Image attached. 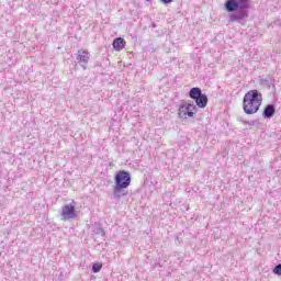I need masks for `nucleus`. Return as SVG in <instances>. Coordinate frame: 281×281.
<instances>
[{
  "label": "nucleus",
  "mask_w": 281,
  "mask_h": 281,
  "mask_svg": "<svg viewBox=\"0 0 281 281\" xmlns=\"http://www.w3.org/2000/svg\"><path fill=\"white\" fill-rule=\"evenodd\" d=\"M237 120L239 122H243V124H248L249 126H256L258 124V120L245 121V120H243V117H238Z\"/></svg>",
  "instance_id": "10"
},
{
  "label": "nucleus",
  "mask_w": 281,
  "mask_h": 281,
  "mask_svg": "<svg viewBox=\"0 0 281 281\" xmlns=\"http://www.w3.org/2000/svg\"><path fill=\"white\" fill-rule=\"evenodd\" d=\"M61 221H71L78 216V213L76 212V205L74 204H65L61 207Z\"/></svg>",
  "instance_id": "4"
},
{
  "label": "nucleus",
  "mask_w": 281,
  "mask_h": 281,
  "mask_svg": "<svg viewBox=\"0 0 281 281\" xmlns=\"http://www.w3.org/2000/svg\"><path fill=\"white\" fill-rule=\"evenodd\" d=\"M113 48L115 49V52H120L121 49H124L125 45H126V41H124V38L122 37H116L113 41Z\"/></svg>",
  "instance_id": "8"
},
{
  "label": "nucleus",
  "mask_w": 281,
  "mask_h": 281,
  "mask_svg": "<svg viewBox=\"0 0 281 281\" xmlns=\"http://www.w3.org/2000/svg\"><path fill=\"white\" fill-rule=\"evenodd\" d=\"M94 234H98V236H105L104 228L100 226L94 228Z\"/></svg>",
  "instance_id": "12"
},
{
  "label": "nucleus",
  "mask_w": 281,
  "mask_h": 281,
  "mask_svg": "<svg viewBox=\"0 0 281 281\" xmlns=\"http://www.w3.org/2000/svg\"><path fill=\"white\" fill-rule=\"evenodd\" d=\"M276 115V105L274 104H268L265 106L262 112V117L265 120H271Z\"/></svg>",
  "instance_id": "6"
},
{
  "label": "nucleus",
  "mask_w": 281,
  "mask_h": 281,
  "mask_svg": "<svg viewBox=\"0 0 281 281\" xmlns=\"http://www.w3.org/2000/svg\"><path fill=\"white\" fill-rule=\"evenodd\" d=\"M262 93L256 89L249 90L243 99V110L246 115H254L260 111Z\"/></svg>",
  "instance_id": "2"
},
{
  "label": "nucleus",
  "mask_w": 281,
  "mask_h": 281,
  "mask_svg": "<svg viewBox=\"0 0 281 281\" xmlns=\"http://www.w3.org/2000/svg\"><path fill=\"white\" fill-rule=\"evenodd\" d=\"M196 106H199V109H205V106H207V94L202 93L200 94L195 100H194Z\"/></svg>",
  "instance_id": "7"
},
{
  "label": "nucleus",
  "mask_w": 281,
  "mask_h": 281,
  "mask_svg": "<svg viewBox=\"0 0 281 281\" xmlns=\"http://www.w3.org/2000/svg\"><path fill=\"white\" fill-rule=\"evenodd\" d=\"M91 58V54L88 50L80 49L77 53L76 63L82 67V69H87V65H89V60Z\"/></svg>",
  "instance_id": "5"
},
{
  "label": "nucleus",
  "mask_w": 281,
  "mask_h": 281,
  "mask_svg": "<svg viewBox=\"0 0 281 281\" xmlns=\"http://www.w3.org/2000/svg\"><path fill=\"white\" fill-rule=\"evenodd\" d=\"M100 271H102V263H93L92 273H100Z\"/></svg>",
  "instance_id": "11"
},
{
  "label": "nucleus",
  "mask_w": 281,
  "mask_h": 281,
  "mask_svg": "<svg viewBox=\"0 0 281 281\" xmlns=\"http://www.w3.org/2000/svg\"><path fill=\"white\" fill-rule=\"evenodd\" d=\"M160 3H164V5H168L170 3H172L175 0H159Z\"/></svg>",
  "instance_id": "17"
},
{
  "label": "nucleus",
  "mask_w": 281,
  "mask_h": 281,
  "mask_svg": "<svg viewBox=\"0 0 281 281\" xmlns=\"http://www.w3.org/2000/svg\"><path fill=\"white\" fill-rule=\"evenodd\" d=\"M249 2L250 0H226L224 8L229 14L231 23H240L245 19H249Z\"/></svg>",
  "instance_id": "1"
},
{
  "label": "nucleus",
  "mask_w": 281,
  "mask_h": 281,
  "mask_svg": "<svg viewBox=\"0 0 281 281\" xmlns=\"http://www.w3.org/2000/svg\"><path fill=\"white\" fill-rule=\"evenodd\" d=\"M146 1H151V0H146Z\"/></svg>",
  "instance_id": "18"
},
{
  "label": "nucleus",
  "mask_w": 281,
  "mask_h": 281,
  "mask_svg": "<svg viewBox=\"0 0 281 281\" xmlns=\"http://www.w3.org/2000/svg\"><path fill=\"white\" fill-rule=\"evenodd\" d=\"M274 276H281V263L277 265L273 269Z\"/></svg>",
  "instance_id": "14"
},
{
  "label": "nucleus",
  "mask_w": 281,
  "mask_h": 281,
  "mask_svg": "<svg viewBox=\"0 0 281 281\" xmlns=\"http://www.w3.org/2000/svg\"><path fill=\"white\" fill-rule=\"evenodd\" d=\"M131 186V172L126 170H121L114 176V188L113 196L114 199H122L126 196L128 191L126 189Z\"/></svg>",
  "instance_id": "3"
},
{
  "label": "nucleus",
  "mask_w": 281,
  "mask_h": 281,
  "mask_svg": "<svg viewBox=\"0 0 281 281\" xmlns=\"http://www.w3.org/2000/svg\"><path fill=\"white\" fill-rule=\"evenodd\" d=\"M270 81H271L270 78H266V79H260V80H259V83H260V85H269Z\"/></svg>",
  "instance_id": "15"
},
{
  "label": "nucleus",
  "mask_w": 281,
  "mask_h": 281,
  "mask_svg": "<svg viewBox=\"0 0 281 281\" xmlns=\"http://www.w3.org/2000/svg\"><path fill=\"white\" fill-rule=\"evenodd\" d=\"M181 109H184L186 111H190L191 109H196V105L194 103H188L184 105H181Z\"/></svg>",
  "instance_id": "13"
},
{
  "label": "nucleus",
  "mask_w": 281,
  "mask_h": 281,
  "mask_svg": "<svg viewBox=\"0 0 281 281\" xmlns=\"http://www.w3.org/2000/svg\"><path fill=\"white\" fill-rule=\"evenodd\" d=\"M187 112H184V115H188V117H194V112L190 111V110H186Z\"/></svg>",
  "instance_id": "16"
},
{
  "label": "nucleus",
  "mask_w": 281,
  "mask_h": 281,
  "mask_svg": "<svg viewBox=\"0 0 281 281\" xmlns=\"http://www.w3.org/2000/svg\"><path fill=\"white\" fill-rule=\"evenodd\" d=\"M202 94L203 91L199 87L191 88L189 91V98H191V100H196Z\"/></svg>",
  "instance_id": "9"
}]
</instances>
